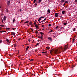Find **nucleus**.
I'll list each match as a JSON object with an SVG mask.
<instances>
[{
  "label": "nucleus",
  "instance_id": "nucleus-1",
  "mask_svg": "<svg viewBox=\"0 0 77 77\" xmlns=\"http://www.w3.org/2000/svg\"><path fill=\"white\" fill-rule=\"evenodd\" d=\"M68 45H65L64 47V48L62 47H61L59 48V50H58L57 49L52 50L51 51L50 53H56L58 52L60 53V51H65L66 50V49L68 48Z\"/></svg>",
  "mask_w": 77,
  "mask_h": 77
},
{
  "label": "nucleus",
  "instance_id": "nucleus-2",
  "mask_svg": "<svg viewBox=\"0 0 77 77\" xmlns=\"http://www.w3.org/2000/svg\"><path fill=\"white\" fill-rule=\"evenodd\" d=\"M10 3H11V1H9L7 3L8 6H9L10 5Z\"/></svg>",
  "mask_w": 77,
  "mask_h": 77
},
{
  "label": "nucleus",
  "instance_id": "nucleus-3",
  "mask_svg": "<svg viewBox=\"0 0 77 77\" xmlns=\"http://www.w3.org/2000/svg\"><path fill=\"white\" fill-rule=\"evenodd\" d=\"M44 18V17H40L38 19V21H40V20H41V18Z\"/></svg>",
  "mask_w": 77,
  "mask_h": 77
},
{
  "label": "nucleus",
  "instance_id": "nucleus-4",
  "mask_svg": "<svg viewBox=\"0 0 77 77\" xmlns=\"http://www.w3.org/2000/svg\"><path fill=\"white\" fill-rule=\"evenodd\" d=\"M48 39L49 41H52V39H51V37H48Z\"/></svg>",
  "mask_w": 77,
  "mask_h": 77
},
{
  "label": "nucleus",
  "instance_id": "nucleus-5",
  "mask_svg": "<svg viewBox=\"0 0 77 77\" xmlns=\"http://www.w3.org/2000/svg\"><path fill=\"white\" fill-rule=\"evenodd\" d=\"M43 35H41V37H40V38L41 39H42V40H43Z\"/></svg>",
  "mask_w": 77,
  "mask_h": 77
},
{
  "label": "nucleus",
  "instance_id": "nucleus-6",
  "mask_svg": "<svg viewBox=\"0 0 77 77\" xmlns=\"http://www.w3.org/2000/svg\"><path fill=\"white\" fill-rule=\"evenodd\" d=\"M65 12H66V11H62V14H65Z\"/></svg>",
  "mask_w": 77,
  "mask_h": 77
},
{
  "label": "nucleus",
  "instance_id": "nucleus-7",
  "mask_svg": "<svg viewBox=\"0 0 77 77\" xmlns=\"http://www.w3.org/2000/svg\"><path fill=\"white\" fill-rule=\"evenodd\" d=\"M6 16H4L3 18L4 20L5 21L6 20Z\"/></svg>",
  "mask_w": 77,
  "mask_h": 77
},
{
  "label": "nucleus",
  "instance_id": "nucleus-8",
  "mask_svg": "<svg viewBox=\"0 0 77 77\" xmlns=\"http://www.w3.org/2000/svg\"><path fill=\"white\" fill-rule=\"evenodd\" d=\"M29 46H27V48H26V51H27V50H28V49H29Z\"/></svg>",
  "mask_w": 77,
  "mask_h": 77
},
{
  "label": "nucleus",
  "instance_id": "nucleus-9",
  "mask_svg": "<svg viewBox=\"0 0 77 77\" xmlns=\"http://www.w3.org/2000/svg\"><path fill=\"white\" fill-rule=\"evenodd\" d=\"M29 24H30V25H32V21H30V22L29 23Z\"/></svg>",
  "mask_w": 77,
  "mask_h": 77
},
{
  "label": "nucleus",
  "instance_id": "nucleus-10",
  "mask_svg": "<svg viewBox=\"0 0 77 77\" xmlns=\"http://www.w3.org/2000/svg\"><path fill=\"white\" fill-rule=\"evenodd\" d=\"M12 35H14V36H15V33H14V32H12Z\"/></svg>",
  "mask_w": 77,
  "mask_h": 77
},
{
  "label": "nucleus",
  "instance_id": "nucleus-11",
  "mask_svg": "<svg viewBox=\"0 0 77 77\" xmlns=\"http://www.w3.org/2000/svg\"><path fill=\"white\" fill-rule=\"evenodd\" d=\"M6 41H7L8 42H9V39L7 38V39H6Z\"/></svg>",
  "mask_w": 77,
  "mask_h": 77
},
{
  "label": "nucleus",
  "instance_id": "nucleus-12",
  "mask_svg": "<svg viewBox=\"0 0 77 77\" xmlns=\"http://www.w3.org/2000/svg\"><path fill=\"white\" fill-rule=\"evenodd\" d=\"M48 14H49V13H50V10L49 9H48Z\"/></svg>",
  "mask_w": 77,
  "mask_h": 77
},
{
  "label": "nucleus",
  "instance_id": "nucleus-13",
  "mask_svg": "<svg viewBox=\"0 0 77 77\" xmlns=\"http://www.w3.org/2000/svg\"><path fill=\"white\" fill-rule=\"evenodd\" d=\"M40 33L41 34V35H43L44 34V32H40Z\"/></svg>",
  "mask_w": 77,
  "mask_h": 77
},
{
  "label": "nucleus",
  "instance_id": "nucleus-14",
  "mask_svg": "<svg viewBox=\"0 0 77 77\" xmlns=\"http://www.w3.org/2000/svg\"><path fill=\"white\" fill-rule=\"evenodd\" d=\"M55 17H59V15H55Z\"/></svg>",
  "mask_w": 77,
  "mask_h": 77
},
{
  "label": "nucleus",
  "instance_id": "nucleus-15",
  "mask_svg": "<svg viewBox=\"0 0 77 77\" xmlns=\"http://www.w3.org/2000/svg\"><path fill=\"white\" fill-rule=\"evenodd\" d=\"M29 23V21H26L24 23L25 24L26 23Z\"/></svg>",
  "mask_w": 77,
  "mask_h": 77
},
{
  "label": "nucleus",
  "instance_id": "nucleus-16",
  "mask_svg": "<svg viewBox=\"0 0 77 77\" xmlns=\"http://www.w3.org/2000/svg\"><path fill=\"white\" fill-rule=\"evenodd\" d=\"M6 30H9L10 29V28H6Z\"/></svg>",
  "mask_w": 77,
  "mask_h": 77
},
{
  "label": "nucleus",
  "instance_id": "nucleus-17",
  "mask_svg": "<svg viewBox=\"0 0 77 77\" xmlns=\"http://www.w3.org/2000/svg\"><path fill=\"white\" fill-rule=\"evenodd\" d=\"M0 26H1V27H4L5 26V25H0Z\"/></svg>",
  "mask_w": 77,
  "mask_h": 77
},
{
  "label": "nucleus",
  "instance_id": "nucleus-18",
  "mask_svg": "<svg viewBox=\"0 0 77 77\" xmlns=\"http://www.w3.org/2000/svg\"><path fill=\"white\" fill-rule=\"evenodd\" d=\"M6 31H0L1 33H3V32H6Z\"/></svg>",
  "mask_w": 77,
  "mask_h": 77
},
{
  "label": "nucleus",
  "instance_id": "nucleus-19",
  "mask_svg": "<svg viewBox=\"0 0 77 77\" xmlns=\"http://www.w3.org/2000/svg\"><path fill=\"white\" fill-rule=\"evenodd\" d=\"M42 0H39L38 1V3H41V2Z\"/></svg>",
  "mask_w": 77,
  "mask_h": 77
},
{
  "label": "nucleus",
  "instance_id": "nucleus-20",
  "mask_svg": "<svg viewBox=\"0 0 77 77\" xmlns=\"http://www.w3.org/2000/svg\"><path fill=\"white\" fill-rule=\"evenodd\" d=\"M46 48L48 49V50L49 49H50V47H46Z\"/></svg>",
  "mask_w": 77,
  "mask_h": 77
},
{
  "label": "nucleus",
  "instance_id": "nucleus-21",
  "mask_svg": "<svg viewBox=\"0 0 77 77\" xmlns=\"http://www.w3.org/2000/svg\"><path fill=\"white\" fill-rule=\"evenodd\" d=\"M74 41H75V39L73 38L72 40V42H74Z\"/></svg>",
  "mask_w": 77,
  "mask_h": 77
},
{
  "label": "nucleus",
  "instance_id": "nucleus-22",
  "mask_svg": "<svg viewBox=\"0 0 77 77\" xmlns=\"http://www.w3.org/2000/svg\"><path fill=\"white\" fill-rule=\"evenodd\" d=\"M15 18L13 20V23H14V22H15Z\"/></svg>",
  "mask_w": 77,
  "mask_h": 77
},
{
  "label": "nucleus",
  "instance_id": "nucleus-23",
  "mask_svg": "<svg viewBox=\"0 0 77 77\" xmlns=\"http://www.w3.org/2000/svg\"><path fill=\"white\" fill-rule=\"evenodd\" d=\"M53 32V30H51L50 31H49V33H51V32Z\"/></svg>",
  "mask_w": 77,
  "mask_h": 77
},
{
  "label": "nucleus",
  "instance_id": "nucleus-24",
  "mask_svg": "<svg viewBox=\"0 0 77 77\" xmlns=\"http://www.w3.org/2000/svg\"><path fill=\"white\" fill-rule=\"evenodd\" d=\"M59 13H55V15H59Z\"/></svg>",
  "mask_w": 77,
  "mask_h": 77
},
{
  "label": "nucleus",
  "instance_id": "nucleus-25",
  "mask_svg": "<svg viewBox=\"0 0 77 77\" xmlns=\"http://www.w3.org/2000/svg\"><path fill=\"white\" fill-rule=\"evenodd\" d=\"M16 44H14V47H16Z\"/></svg>",
  "mask_w": 77,
  "mask_h": 77
},
{
  "label": "nucleus",
  "instance_id": "nucleus-26",
  "mask_svg": "<svg viewBox=\"0 0 77 77\" xmlns=\"http://www.w3.org/2000/svg\"><path fill=\"white\" fill-rule=\"evenodd\" d=\"M47 53V51L44 52H42V53Z\"/></svg>",
  "mask_w": 77,
  "mask_h": 77
},
{
  "label": "nucleus",
  "instance_id": "nucleus-27",
  "mask_svg": "<svg viewBox=\"0 0 77 77\" xmlns=\"http://www.w3.org/2000/svg\"><path fill=\"white\" fill-rule=\"evenodd\" d=\"M6 12H9V10H8V9H6Z\"/></svg>",
  "mask_w": 77,
  "mask_h": 77
},
{
  "label": "nucleus",
  "instance_id": "nucleus-28",
  "mask_svg": "<svg viewBox=\"0 0 77 77\" xmlns=\"http://www.w3.org/2000/svg\"><path fill=\"white\" fill-rule=\"evenodd\" d=\"M75 66H73L72 67V69H74V67H75Z\"/></svg>",
  "mask_w": 77,
  "mask_h": 77
},
{
  "label": "nucleus",
  "instance_id": "nucleus-29",
  "mask_svg": "<svg viewBox=\"0 0 77 77\" xmlns=\"http://www.w3.org/2000/svg\"><path fill=\"white\" fill-rule=\"evenodd\" d=\"M61 2L62 3L64 2V0H61Z\"/></svg>",
  "mask_w": 77,
  "mask_h": 77
},
{
  "label": "nucleus",
  "instance_id": "nucleus-30",
  "mask_svg": "<svg viewBox=\"0 0 77 77\" xmlns=\"http://www.w3.org/2000/svg\"><path fill=\"white\" fill-rule=\"evenodd\" d=\"M39 43H38L36 45H35V46H37V45H39Z\"/></svg>",
  "mask_w": 77,
  "mask_h": 77
},
{
  "label": "nucleus",
  "instance_id": "nucleus-31",
  "mask_svg": "<svg viewBox=\"0 0 77 77\" xmlns=\"http://www.w3.org/2000/svg\"><path fill=\"white\" fill-rule=\"evenodd\" d=\"M59 27V26H57L55 28L56 29H58V28Z\"/></svg>",
  "mask_w": 77,
  "mask_h": 77
},
{
  "label": "nucleus",
  "instance_id": "nucleus-32",
  "mask_svg": "<svg viewBox=\"0 0 77 77\" xmlns=\"http://www.w3.org/2000/svg\"><path fill=\"white\" fill-rule=\"evenodd\" d=\"M67 24V23H63L64 25H66Z\"/></svg>",
  "mask_w": 77,
  "mask_h": 77
},
{
  "label": "nucleus",
  "instance_id": "nucleus-33",
  "mask_svg": "<svg viewBox=\"0 0 77 77\" xmlns=\"http://www.w3.org/2000/svg\"><path fill=\"white\" fill-rule=\"evenodd\" d=\"M75 28H74L73 29V31H75Z\"/></svg>",
  "mask_w": 77,
  "mask_h": 77
},
{
  "label": "nucleus",
  "instance_id": "nucleus-34",
  "mask_svg": "<svg viewBox=\"0 0 77 77\" xmlns=\"http://www.w3.org/2000/svg\"><path fill=\"white\" fill-rule=\"evenodd\" d=\"M36 29H38V26L35 27Z\"/></svg>",
  "mask_w": 77,
  "mask_h": 77
},
{
  "label": "nucleus",
  "instance_id": "nucleus-35",
  "mask_svg": "<svg viewBox=\"0 0 77 77\" xmlns=\"http://www.w3.org/2000/svg\"><path fill=\"white\" fill-rule=\"evenodd\" d=\"M30 61H33V59H32L31 60H30Z\"/></svg>",
  "mask_w": 77,
  "mask_h": 77
},
{
  "label": "nucleus",
  "instance_id": "nucleus-36",
  "mask_svg": "<svg viewBox=\"0 0 77 77\" xmlns=\"http://www.w3.org/2000/svg\"><path fill=\"white\" fill-rule=\"evenodd\" d=\"M48 26H51V24L50 23L49 24Z\"/></svg>",
  "mask_w": 77,
  "mask_h": 77
},
{
  "label": "nucleus",
  "instance_id": "nucleus-37",
  "mask_svg": "<svg viewBox=\"0 0 77 77\" xmlns=\"http://www.w3.org/2000/svg\"><path fill=\"white\" fill-rule=\"evenodd\" d=\"M35 27H36V26H38V25H37V24H36L35 25Z\"/></svg>",
  "mask_w": 77,
  "mask_h": 77
},
{
  "label": "nucleus",
  "instance_id": "nucleus-38",
  "mask_svg": "<svg viewBox=\"0 0 77 77\" xmlns=\"http://www.w3.org/2000/svg\"><path fill=\"white\" fill-rule=\"evenodd\" d=\"M28 41L29 42H30V39H29Z\"/></svg>",
  "mask_w": 77,
  "mask_h": 77
},
{
  "label": "nucleus",
  "instance_id": "nucleus-39",
  "mask_svg": "<svg viewBox=\"0 0 77 77\" xmlns=\"http://www.w3.org/2000/svg\"><path fill=\"white\" fill-rule=\"evenodd\" d=\"M35 2H36V0H34L33 3H35Z\"/></svg>",
  "mask_w": 77,
  "mask_h": 77
},
{
  "label": "nucleus",
  "instance_id": "nucleus-40",
  "mask_svg": "<svg viewBox=\"0 0 77 77\" xmlns=\"http://www.w3.org/2000/svg\"><path fill=\"white\" fill-rule=\"evenodd\" d=\"M35 33L36 34H37V33H38V32H36H36H35Z\"/></svg>",
  "mask_w": 77,
  "mask_h": 77
},
{
  "label": "nucleus",
  "instance_id": "nucleus-41",
  "mask_svg": "<svg viewBox=\"0 0 77 77\" xmlns=\"http://www.w3.org/2000/svg\"><path fill=\"white\" fill-rule=\"evenodd\" d=\"M2 40H0V43H2Z\"/></svg>",
  "mask_w": 77,
  "mask_h": 77
},
{
  "label": "nucleus",
  "instance_id": "nucleus-42",
  "mask_svg": "<svg viewBox=\"0 0 77 77\" xmlns=\"http://www.w3.org/2000/svg\"><path fill=\"white\" fill-rule=\"evenodd\" d=\"M37 4H36V3H35V6H37Z\"/></svg>",
  "mask_w": 77,
  "mask_h": 77
},
{
  "label": "nucleus",
  "instance_id": "nucleus-43",
  "mask_svg": "<svg viewBox=\"0 0 77 77\" xmlns=\"http://www.w3.org/2000/svg\"><path fill=\"white\" fill-rule=\"evenodd\" d=\"M31 29L32 32H33V29H31Z\"/></svg>",
  "mask_w": 77,
  "mask_h": 77
},
{
  "label": "nucleus",
  "instance_id": "nucleus-44",
  "mask_svg": "<svg viewBox=\"0 0 77 77\" xmlns=\"http://www.w3.org/2000/svg\"><path fill=\"white\" fill-rule=\"evenodd\" d=\"M65 3H68V1H66Z\"/></svg>",
  "mask_w": 77,
  "mask_h": 77
},
{
  "label": "nucleus",
  "instance_id": "nucleus-45",
  "mask_svg": "<svg viewBox=\"0 0 77 77\" xmlns=\"http://www.w3.org/2000/svg\"><path fill=\"white\" fill-rule=\"evenodd\" d=\"M42 27H44V26L43 25H42Z\"/></svg>",
  "mask_w": 77,
  "mask_h": 77
},
{
  "label": "nucleus",
  "instance_id": "nucleus-46",
  "mask_svg": "<svg viewBox=\"0 0 77 77\" xmlns=\"http://www.w3.org/2000/svg\"><path fill=\"white\" fill-rule=\"evenodd\" d=\"M45 20H46V18H45L44 19V20H43V21H45Z\"/></svg>",
  "mask_w": 77,
  "mask_h": 77
},
{
  "label": "nucleus",
  "instance_id": "nucleus-47",
  "mask_svg": "<svg viewBox=\"0 0 77 77\" xmlns=\"http://www.w3.org/2000/svg\"><path fill=\"white\" fill-rule=\"evenodd\" d=\"M75 2H77V0H75Z\"/></svg>",
  "mask_w": 77,
  "mask_h": 77
},
{
  "label": "nucleus",
  "instance_id": "nucleus-48",
  "mask_svg": "<svg viewBox=\"0 0 77 77\" xmlns=\"http://www.w3.org/2000/svg\"><path fill=\"white\" fill-rule=\"evenodd\" d=\"M21 22H22V23H23V20H21Z\"/></svg>",
  "mask_w": 77,
  "mask_h": 77
},
{
  "label": "nucleus",
  "instance_id": "nucleus-49",
  "mask_svg": "<svg viewBox=\"0 0 77 77\" xmlns=\"http://www.w3.org/2000/svg\"><path fill=\"white\" fill-rule=\"evenodd\" d=\"M38 38H41V37H40V36L38 37Z\"/></svg>",
  "mask_w": 77,
  "mask_h": 77
},
{
  "label": "nucleus",
  "instance_id": "nucleus-50",
  "mask_svg": "<svg viewBox=\"0 0 77 77\" xmlns=\"http://www.w3.org/2000/svg\"><path fill=\"white\" fill-rule=\"evenodd\" d=\"M36 24V22H35L34 23V24Z\"/></svg>",
  "mask_w": 77,
  "mask_h": 77
},
{
  "label": "nucleus",
  "instance_id": "nucleus-51",
  "mask_svg": "<svg viewBox=\"0 0 77 77\" xmlns=\"http://www.w3.org/2000/svg\"><path fill=\"white\" fill-rule=\"evenodd\" d=\"M44 21V20H43V21H42L40 23H42V22H43Z\"/></svg>",
  "mask_w": 77,
  "mask_h": 77
},
{
  "label": "nucleus",
  "instance_id": "nucleus-52",
  "mask_svg": "<svg viewBox=\"0 0 77 77\" xmlns=\"http://www.w3.org/2000/svg\"><path fill=\"white\" fill-rule=\"evenodd\" d=\"M20 12H21V9H20Z\"/></svg>",
  "mask_w": 77,
  "mask_h": 77
},
{
  "label": "nucleus",
  "instance_id": "nucleus-53",
  "mask_svg": "<svg viewBox=\"0 0 77 77\" xmlns=\"http://www.w3.org/2000/svg\"><path fill=\"white\" fill-rule=\"evenodd\" d=\"M44 29H44V28L42 29V30H44Z\"/></svg>",
  "mask_w": 77,
  "mask_h": 77
},
{
  "label": "nucleus",
  "instance_id": "nucleus-54",
  "mask_svg": "<svg viewBox=\"0 0 77 77\" xmlns=\"http://www.w3.org/2000/svg\"><path fill=\"white\" fill-rule=\"evenodd\" d=\"M65 3H64L63 5L64 6H65Z\"/></svg>",
  "mask_w": 77,
  "mask_h": 77
},
{
  "label": "nucleus",
  "instance_id": "nucleus-55",
  "mask_svg": "<svg viewBox=\"0 0 77 77\" xmlns=\"http://www.w3.org/2000/svg\"><path fill=\"white\" fill-rule=\"evenodd\" d=\"M13 30H14V28H12Z\"/></svg>",
  "mask_w": 77,
  "mask_h": 77
},
{
  "label": "nucleus",
  "instance_id": "nucleus-56",
  "mask_svg": "<svg viewBox=\"0 0 77 77\" xmlns=\"http://www.w3.org/2000/svg\"><path fill=\"white\" fill-rule=\"evenodd\" d=\"M43 74V72H42V73H41V74Z\"/></svg>",
  "mask_w": 77,
  "mask_h": 77
},
{
  "label": "nucleus",
  "instance_id": "nucleus-57",
  "mask_svg": "<svg viewBox=\"0 0 77 77\" xmlns=\"http://www.w3.org/2000/svg\"><path fill=\"white\" fill-rule=\"evenodd\" d=\"M28 26H29V25H28Z\"/></svg>",
  "mask_w": 77,
  "mask_h": 77
},
{
  "label": "nucleus",
  "instance_id": "nucleus-58",
  "mask_svg": "<svg viewBox=\"0 0 77 77\" xmlns=\"http://www.w3.org/2000/svg\"><path fill=\"white\" fill-rule=\"evenodd\" d=\"M2 22H3V20H2Z\"/></svg>",
  "mask_w": 77,
  "mask_h": 77
},
{
  "label": "nucleus",
  "instance_id": "nucleus-59",
  "mask_svg": "<svg viewBox=\"0 0 77 77\" xmlns=\"http://www.w3.org/2000/svg\"><path fill=\"white\" fill-rule=\"evenodd\" d=\"M11 47H13V46H11Z\"/></svg>",
  "mask_w": 77,
  "mask_h": 77
},
{
  "label": "nucleus",
  "instance_id": "nucleus-60",
  "mask_svg": "<svg viewBox=\"0 0 77 77\" xmlns=\"http://www.w3.org/2000/svg\"><path fill=\"white\" fill-rule=\"evenodd\" d=\"M1 29V27H0V30Z\"/></svg>",
  "mask_w": 77,
  "mask_h": 77
},
{
  "label": "nucleus",
  "instance_id": "nucleus-61",
  "mask_svg": "<svg viewBox=\"0 0 77 77\" xmlns=\"http://www.w3.org/2000/svg\"><path fill=\"white\" fill-rule=\"evenodd\" d=\"M75 36L74 38H75Z\"/></svg>",
  "mask_w": 77,
  "mask_h": 77
},
{
  "label": "nucleus",
  "instance_id": "nucleus-62",
  "mask_svg": "<svg viewBox=\"0 0 77 77\" xmlns=\"http://www.w3.org/2000/svg\"><path fill=\"white\" fill-rule=\"evenodd\" d=\"M33 42H34V40H33Z\"/></svg>",
  "mask_w": 77,
  "mask_h": 77
},
{
  "label": "nucleus",
  "instance_id": "nucleus-63",
  "mask_svg": "<svg viewBox=\"0 0 77 77\" xmlns=\"http://www.w3.org/2000/svg\"><path fill=\"white\" fill-rule=\"evenodd\" d=\"M23 21H24V20H23Z\"/></svg>",
  "mask_w": 77,
  "mask_h": 77
},
{
  "label": "nucleus",
  "instance_id": "nucleus-64",
  "mask_svg": "<svg viewBox=\"0 0 77 77\" xmlns=\"http://www.w3.org/2000/svg\"><path fill=\"white\" fill-rule=\"evenodd\" d=\"M20 39H19V41H20Z\"/></svg>",
  "mask_w": 77,
  "mask_h": 77
}]
</instances>
